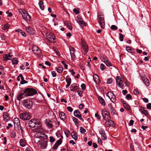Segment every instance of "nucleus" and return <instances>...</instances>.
<instances>
[{"label":"nucleus","mask_w":151,"mask_h":151,"mask_svg":"<svg viewBox=\"0 0 151 151\" xmlns=\"http://www.w3.org/2000/svg\"><path fill=\"white\" fill-rule=\"evenodd\" d=\"M116 82L118 86L121 88H122L124 86V84L122 81L119 76H117L116 78Z\"/></svg>","instance_id":"ddd939ff"},{"label":"nucleus","mask_w":151,"mask_h":151,"mask_svg":"<svg viewBox=\"0 0 151 151\" xmlns=\"http://www.w3.org/2000/svg\"><path fill=\"white\" fill-rule=\"evenodd\" d=\"M32 130L34 133L33 134L35 138L33 140L35 142H37L38 141L37 139H46L47 136L43 132V130L41 127V125H39V127L36 129H33Z\"/></svg>","instance_id":"f257e3e1"},{"label":"nucleus","mask_w":151,"mask_h":151,"mask_svg":"<svg viewBox=\"0 0 151 151\" xmlns=\"http://www.w3.org/2000/svg\"><path fill=\"white\" fill-rule=\"evenodd\" d=\"M20 145L22 147L25 146L27 144L26 141L23 139H21L19 141Z\"/></svg>","instance_id":"bb28decb"},{"label":"nucleus","mask_w":151,"mask_h":151,"mask_svg":"<svg viewBox=\"0 0 151 151\" xmlns=\"http://www.w3.org/2000/svg\"><path fill=\"white\" fill-rule=\"evenodd\" d=\"M58 137H60V139L58 140L57 142H56L55 144L52 147V148L53 149L56 150V149L58 146L60 145L62 142V139L63 138V136L62 135L59 134Z\"/></svg>","instance_id":"1a4fd4ad"},{"label":"nucleus","mask_w":151,"mask_h":151,"mask_svg":"<svg viewBox=\"0 0 151 151\" xmlns=\"http://www.w3.org/2000/svg\"><path fill=\"white\" fill-rule=\"evenodd\" d=\"M74 114L75 116L79 118L82 122H84V120L82 118L81 114H80L79 111L78 110H76L74 111Z\"/></svg>","instance_id":"2eb2a0df"},{"label":"nucleus","mask_w":151,"mask_h":151,"mask_svg":"<svg viewBox=\"0 0 151 151\" xmlns=\"http://www.w3.org/2000/svg\"><path fill=\"white\" fill-rule=\"evenodd\" d=\"M100 65V68L102 70H103L106 68V67L103 64H101Z\"/></svg>","instance_id":"37998d69"},{"label":"nucleus","mask_w":151,"mask_h":151,"mask_svg":"<svg viewBox=\"0 0 151 151\" xmlns=\"http://www.w3.org/2000/svg\"><path fill=\"white\" fill-rule=\"evenodd\" d=\"M95 116L97 118V119H101V117L98 114V112L96 113L95 115Z\"/></svg>","instance_id":"13d9d810"},{"label":"nucleus","mask_w":151,"mask_h":151,"mask_svg":"<svg viewBox=\"0 0 151 151\" xmlns=\"http://www.w3.org/2000/svg\"><path fill=\"white\" fill-rule=\"evenodd\" d=\"M134 93L136 95H137L139 94V92L138 91L137 89H134L133 91Z\"/></svg>","instance_id":"e2e57ef3"},{"label":"nucleus","mask_w":151,"mask_h":151,"mask_svg":"<svg viewBox=\"0 0 151 151\" xmlns=\"http://www.w3.org/2000/svg\"><path fill=\"white\" fill-rule=\"evenodd\" d=\"M114 124V122L113 121L111 120L106 121L105 123L107 127H109L111 125H112L113 126Z\"/></svg>","instance_id":"b1692460"},{"label":"nucleus","mask_w":151,"mask_h":151,"mask_svg":"<svg viewBox=\"0 0 151 151\" xmlns=\"http://www.w3.org/2000/svg\"><path fill=\"white\" fill-rule=\"evenodd\" d=\"M113 81V80L111 78H109L107 79V82L108 84H111Z\"/></svg>","instance_id":"5fc2aeb1"},{"label":"nucleus","mask_w":151,"mask_h":151,"mask_svg":"<svg viewBox=\"0 0 151 151\" xmlns=\"http://www.w3.org/2000/svg\"><path fill=\"white\" fill-rule=\"evenodd\" d=\"M123 106L125 109L127 110H129L130 109V106L128 104L125 103H123Z\"/></svg>","instance_id":"72a5a7b5"},{"label":"nucleus","mask_w":151,"mask_h":151,"mask_svg":"<svg viewBox=\"0 0 151 151\" xmlns=\"http://www.w3.org/2000/svg\"><path fill=\"white\" fill-rule=\"evenodd\" d=\"M126 50L129 52H130V51H131L132 49L129 47H126Z\"/></svg>","instance_id":"bf43d9fd"},{"label":"nucleus","mask_w":151,"mask_h":151,"mask_svg":"<svg viewBox=\"0 0 151 151\" xmlns=\"http://www.w3.org/2000/svg\"><path fill=\"white\" fill-rule=\"evenodd\" d=\"M71 136L75 140H76L77 139V136L76 133L74 132H73L71 134Z\"/></svg>","instance_id":"c85d7f7f"},{"label":"nucleus","mask_w":151,"mask_h":151,"mask_svg":"<svg viewBox=\"0 0 151 151\" xmlns=\"http://www.w3.org/2000/svg\"><path fill=\"white\" fill-rule=\"evenodd\" d=\"M104 63L108 66L109 67L112 66L111 63L108 59L104 61Z\"/></svg>","instance_id":"473e14b6"},{"label":"nucleus","mask_w":151,"mask_h":151,"mask_svg":"<svg viewBox=\"0 0 151 151\" xmlns=\"http://www.w3.org/2000/svg\"><path fill=\"white\" fill-rule=\"evenodd\" d=\"M111 29L113 30H116L117 29V27L115 25H112L111 27Z\"/></svg>","instance_id":"de8ad7c7"},{"label":"nucleus","mask_w":151,"mask_h":151,"mask_svg":"<svg viewBox=\"0 0 151 151\" xmlns=\"http://www.w3.org/2000/svg\"><path fill=\"white\" fill-rule=\"evenodd\" d=\"M46 124L49 128H52L53 127V125L52 123V122L50 120L49 121V122H46Z\"/></svg>","instance_id":"c9c22d12"},{"label":"nucleus","mask_w":151,"mask_h":151,"mask_svg":"<svg viewBox=\"0 0 151 151\" xmlns=\"http://www.w3.org/2000/svg\"><path fill=\"white\" fill-rule=\"evenodd\" d=\"M16 135V134L15 132L12 131L10 133V136L12 138H14Z\"/></svg>","instance_id":"58836bf2"},{"label":"nucleus","mask_w":151,"mask_h":151,"mask_svg":"<svg viewBox=\"0 0 151 151\" xmlns=\"http://www.w3.org/2000/svg\"><path fill=\"white\" fill-rule=\"evenodd\" d=\"M98 99L100 103L103 106H105L106 105L105 102L104 100L101 97H99L98 98Z\"/></svg>","instance_id":"393cba45"},{"label":"nucleus","mask_w":151,"mask_h":151,"mask_svg":"<svg viewBox=\"0 0 151 151\" xmlns=\"http://www.w3.org/2000/svg\"><path fill=\"white\" fill-rule=\"evenodd\" d=\"M142 81L147 86H150L149 81L147 78H142Z\"/></svg>","instance_id":"4be33fe9"},{"label":"nucleus","mask_w":151,"mask_h":151,"mask_svg":"<svg viewBox=\"0 0 151 151\" xmlns=\"http://www.w3.org/2000/svg\"><path fill=\"white\" fill-rule=\"evenodd\" d=\"M3 117L4 120L5 122H7L8 120V115L7 113H5L3 114Z\"/></svg>","instance_id":"2f4dec72"},{"label":"nucleus","mask_w":151,"mask_h":151,"mask_svg":"<svg viewBox=\"0 0 151 151\" xmlns=\"http://www.w3.org/2000/svg\"><path fill=\"white\" fill-rule=\"evenodd\" d=\"M52 76L54 77H55L56 76V73L54 71H53L51 72Z\"/></svg>","instance_id":"69168bd1"},{"label":"nucleus","mask_w":151,"mask_h":151,"mask_svg":"<svg viewBox=\"0 0 151 151\" xmlns=\"http://www.w3.org/2000/svg\"><path fill=\"white\" fill-rule=\"evenodd\" d=\"M12 62L13 64L16 65L18 62V61L17 59L13 58L12 60Z\"/></svg>","instance_id":"4c0bfd02"},{"label":"nucleus","mask_w":151,"mask_h":151,"mask_svg":"<svg viewBox=\"0 0 151 151\" xmlns=\"http://www.w3.org/2000/svg\"><path fill=\"white\" fill-rule=\"evenodd\" d=\"M24 93L26 96H33L37 93V91L33 88H27L24 90Z\"/></svg>","instance_id":"20e7f679"},{"label":"nucleus","mask_w":151,"mask_h":151,"mask_svg":"<svg viewBox=\"0 0 151 151\" xmlns=\"http://www.w3.org/2000/svg\"><path fill=\"white\" fill-rule=\"evenodd\" d=\"M81 42L82 47L84 52H87L88 51V46L86 42L83 40H81Z\"/></svg>","instance_id":"dca6fc26"},{"label":"nucleus","mask_w":151,"mask_h":151,"mask_svg":"<svg viewBox=\"0 0 151 151\" xmlns=\"http://www.w3.org/2000/svg\"><path fill=\"white\" fill-rule=\"evenodd\" d=\"M147 109H151V103H148L147 106Z\"/></svg>","instance_id":"774afa93"},{"label":"nucleus","mask_w":151,"mask_h":151,"mask_svg":"<svg viewBox=\"0 0 151 151\" xmlns=\"http://www.w3.org/2000/svg\"><path fill=\"white\" fill-rule=\"evenodd\" d=\"M50 141L52 143L53 142L55 141V139L52 136H50Z\"/></svg>","instance_id":"49530a36"},{"label":"nucleus","mask_w":151,"mask_h":151,"mask_svg":"<svg viewBox=\"0 0 151 151\" xmlns=\"http://www.w3.org/2000/svg\"><path fill=\"white\" fill-rule=\"evenodd\" d=\"M26 96V94L24 93H24H19L17 97V100L20 101L21 99L23 98Z\"/></svg>","instance_id":"aec40b11"},{"label":"nucleus","mask_w":151,"mask_h":151,"mask_svg":"<svg viewBox=\"0 0 151 151\" xmlns=\"http://www.w3.org/2000/svg\"><path fill=\"white\" fill-rule=\"evenodd\" d=\"M73 12L76 14H78L79 13V10L76 8L73 9Z\"/></svg>","instance_id":"6e6d98bb"},{"label":"nucleus","mask_w":151,"mask_h":151,"mask_svg":"<svg viewBox=\"0 0 151 151\" xmlns=\"http://www.w3.org/2000/svg\"><path fill=\"white\" fill-rule=\"evenodd\" d=\"M72 119L73 122L75 123V125L77 127H78L79 125V124L78 122V119L75 117H73Z\"/></svg>","instance_id":"c756f323"},{"label":"nucleus","mask_w":151,"mask_h":151,"mask_svg":"<svg viewBox=\"0 0 151 151\" xmlns=\"http://www.w3.org/2000/svg\"><path fill=\"white\" fill-rule=\"evenodd\" d=\"M20 117L21 119L24 121L28 120L30 118L29 114L28 113H22L20 114Z\"/></svg>","instance_id":"9b49d317"},{"label":"nucleus","mask_w":151,"mask_h":151,"mask_svg":"<svg viewBox=\"0 0 151 151\" xmlns=\"http://www.w3.org/2000/svg\"><path fill=\"white\" fill-rule=\"evenodd\" d=\"M36 143L37 144L38 146L42 149H45L47 146V140H44L43 139L38 140Z\"/></svg>","instance_id":"39448f33"},{"label":"nucleus","mask_w":151,"mask_h":151,"mask_svg":"<svg viewBox=\"0 0 151 151\" xmlns=\"http://www.w3.org/2000/svg\"><path fill=\"white\" fill-rule=\"evenodd\" d=\"M143 101L145 103H148L149 101L148 99L146 98H143Z\"/></svg>","instance_id":"338daca9"},{"label":"nucleus","mask_w":151,"mask_h":151,"mask_svg":"<svg viewBox=\"0 0 151 151\" xmlns=\"http://www.w3.org/2000/svg\"><path fill=\"white\" fill-rule=\"evenodd\" d=\"M102 114L104 119L107 120L110 119L109 113L105 109L102 110Z\"/></svg>","instance_id":"6e6552de"},{"label":"nucleus","mask_w":151,"mask_h":151,"mask_svg":"<svg viewBox=\"0 0 151 151\" xmlns=\"http://www.w3.org/2000/svg\"><path fill=\"white\" fill-rule=\"evenodd\" d=\"M71 86L72 88H74L75 89H77L78 88V86L76 84H72Z\"/></svg>","instance_id":"79ce46f5"},{"label":"nucleus","mask_w":151,"mask_h":151,"mask_svg":"<svg viewBox=\"0 0 151 151\" xmlns=\"http://www.w3.org/2000/svg\"><path fill=\"white\" fill-rule=\"evenodd\" d=\"M81 87L82 89L84 91L85 90L86 86L84 84H82L81 85Z\"/></svg>","instance_id":"052dcab7"},{"label":"nucleus","mask_w":151,"mask_h":151,"mask_svg":"<svg viewBox=\"0 0 151 151\" xmlns=\"http://www.w3.org/2000/svg\"><path fill=\"white\" fill-rule=\"evenodd\" d=\"M47 40L50 42H53L55 40V35L52 32L48 33L47 34Z\"/></svg>","instance_id":"f8f14e48"},{"label":"nucleus","mask_w":151,"mask_h":151,"mask_svg":"<svg viewBox=\"0 0 151 151\" xmlns=\"http://www.w3.org/2000/svg\"><path fill=\"white\" fill-rule=\"evenodd\" d=\"M98 22L101 25V28H104L105 27V22L104 15L102 14H100L98 16Z\"/></svg>","instance_id":"0eeeda50"},{"label":"nucleus","mask_w":151,"mask_h":151,"mask_svg":"<svg viewBox=\"0 0 151 151\" xmlns=\"http://www.w3.org/2000/svg\"><path fill=\"white\" fill-rule=\"evenodd\" d=\"M120 40L121 41H122L123 40V38L124 37V35L121 33H119Z\"/></svg>","instance_id":"3c124183"},{"label":"nucleus","mask_w":151,"mask_h":151,"mask_svg":"<svg viewBox=\"0 0 151 151\" xmlns=\"http://www.w3.org/2000/svg\"><path fill=\"white\" fill-rule=\"evenodd\" d=\"M39 123L38 120L34 119H31L29 122V126L31 128L32 130L33 129H36L39 127V125H41Z\"/></svg>","instance_id":"7ed1b4c3"},{"label":"nucleus","mask_w":151,"mask_h":151,"mask_svg":"<svg viewBox=\"0 0 151 151\" xmlns=\"http://www.w3.org/2000/svg\"><path fill=\"white\" fill-rule=\"evenodd\" d=\"M57 72L59 73H61L63 70V68L61 67H58L56 68Z\"/></svg>","instance_id":"f704fd0d"},{"label":"nucleus","mask_w":151,"mask_h":151,"mask_svg":"<svg viewBox=\"0 0 151 151\" xmlns=\"http://www.w3.org/2000/svg\"><path fill=\"white\" fill-rule=\"evenodd\" d=\"M61 63L64 65L65 68L66 69H68V65L65 63V62L64 61H62L61 62Z\"/></svg>","instance_id":"4d7b16f0"},{"label":"nucleus","mask_w":151,"mask_h":151,"mask_svg":"<svg viewBox=\"0 0 151 151\" xmlns=\"http://www.w3.org/2000/svg\"><path fill=\"white\" fill-rule=\"evenodd\" d=\"M106 95L109 98L112 102L114 103L116 102V96L112 92H108L106 93Z\"/></svg>","instance_id":"9d476101"},{"label":"nucleus","mask_w":151,"mask_h":151,"mask_svg":"<svg viewBox=\"0 0 151 151\" xmlns=\"http://www.w3.org/2000/svg\"><path fill=\"white\" fill-rule=\"evenodd\" d=\"M9 28V25L8 24H5L4 26L2 27V29L4 30H8Z\"/></svg>","instance_id":"a19ab883"},{"label":"nucleus","mask_w":151,"mask_h":151,"mask_svg":"<svg viewBox=\"0 0 151 151\" xmlns=\"http://www.w3.org/2000/svg\"><path fill=\"white\" fill-rule=\"evenodd\" d=\"M80 132L82 133H84L86 132V129L82 127H81L80 128Z\"/></svg>","instance_id":"a18cd8bd"},{"label":"nucleus","mask_w":151,"mask_h":151,"mask_svg":"<svg viewBox=\"0 0 151 151\" xmlns=\"http://www.w3.org/2000/svg\"><path fill=\"white\" fill-rule=\"evenodd\" d=\"M100 58L101 60L104 62V61H105L107 59L106 57L105 56L102 55H100Z\"/></svg>","instance_id":"e433bc0d"},{"label":"nucleus","mask_w":151,"mask_h":151,"mask_svg":"<svg viewBox=\"0 0 151 151\" xmlns=\"http://www.w3.org/2000/svg\"><path fill=\"white\" fill-rule=\"evenodd\" d=\"M12 56V55H11L9 53L4 55L3 56L4 61H6L8 60H10Z\"/></svg>","instance_id":"f3484780"},{"label":"nucleus","mask_w":151,"mask_h":151,"mask_svg":"<svg viewBox=\"0 0 151 151\" xmlns=\"http://www.w3.org/2000/svg\"><path fill=\"white\" fill-rule=\"evenodd\" d=\"M65 24L69 29L70 30L72 29V25L69 22H65Z\"/></svg>","instance_id":"cd10ccee"},{"label":"nucleus","mask_w":151,"mask_h":151,"mask_svg":"<svg viewBox=\"0 0 151 151\" xmlns=\"http://www.w3.org/2000/svg\"><path fill=\"white\" fill-rule=\"evenodd\" d=\"M77 22L79 24H83L84 26H86V23L82 19L79 20H77Z\"/></svg>","instance_id":"7c9ffc66"},{"label":"nucleus","mask_w":151,"mask_h":151,"mask_svg":"<svg viewBox=\"0 0 151 151\" xmlns=\"http://www.w3.org/2000/svg\"><path fill=\"white\" fill-rule=\"evenodd\" d=\"M26 30L27 32L31 35H34L35 34V31L34 29L30 27H27Z\"/></svg>","instance_id":"6ab92c4d"},{"label":"nucleus","mask_w":151,"mask_h":151,"mask_svg":"<svg viewBox=\"0 0 151 151\" xmlns=\"http://www.w3.org/2000/svg\"><path fill=\"white\" fill-rule=\"evenodd\" d=\"M32 51L35 54L37 55H39L41 53V50L36 45H33Z\"/></svg>","instance_id":"4468645a"},{"label":"nucleus","mask_w":151,"mask_h":151,"mask_svg":"<svg viewBox=\"0 0 151 151\" xmlns=\"http://www.w3.org/2000/svg\"><path fill=\"white\" fill-rule=\"evenodd\" d=\"M98 142L100 145H102V141L100 138L98 139Z\"/></svg>","instance_id":"680f3d73"},{"label":"nucleus","mask_w":151,"mask_h":151,"mask_svg":"<svg viewBox=\"0 0 151 151\" xmlns=\"http://www.w3.org/2000/svg\"><path fill=\"white\" fill-rule=\"evenodd\" d=\"M60 119L62 120H64L66 118V115L63 112H60L59 114Z\"/></svg>","instance_id":"412c9836"},{"label":"nucleus","mask_w":151,"mask_h":151,"mask_svg":"<svg viewBox=\"0 0 151 151\" xmlns=\"http://www.w3.org/2000/svg\"><path fill=\"white\" fill-rule=\"evenodd\" d=\"M110 111L111 114L112 115H114L115 114L116 111L113 108H111L110 109Z\"/></svg>","instance_id":"864d4df0"},{"label":"nucleus","mask_w":151,"mask_h":151,"mask_svg":"<svg viewBox=\"0 0 151 151\" xmlns=\"http://www.w3.org/2000/svg\"><path fill=\"white\" fill-rule=\"evenodd\" d=\"M19 12L21 14L23 19L25 20L29 21L31 19V16L27 12L23 9H19Z\"/></svg>","instance_id":"f03ea898"},{"label":"nucleus","mask_w":151,"mask_h":151,"mask_svg":"<svg viewBox=\"0 0 151 151\" xmlns=\"http://www.w3.org/2000/svg\"><path fill=\"white\" fill-rule=\"evenodd\" d=\"M93 79L96 83H100L99 78L96 74H95L93 76Z\"/></svg>","instance_id":"5701e85b"},{"label":"nucleus","mask_w":151,"mask_h":151,"mask_svg":"<svg viewBox=\"0 0 151 151\" xmlns=\"http://www.w3.org/2000/svg\"><path fill=\"white\" fill-rule=\"evenodd\" d=\"M13 122L14 127H18L20 126V124L19 119L17 118H15L14 119Z\"/></svg>","instance_id":"a211bd4d"},{"label":"nucleus","mask_w":151,"mask_h":151,"mask_svg":"<svg viewBox=\"0 0 151 151\" xmlns=\"http://www.w3.org/2000/svg\"><path fill=\"white\" fill-rule=\"evenodd\" d=\"M67 109L70 112H71L73 111L72 108L70 106L67 107Z\"/></svg>","instance_id":"0e129e2a"},{"label":"nucleus","mask_w":151,"mask_h":151,"mask_svg":"<svg viewBox=\"0 0 151 151\" xmlns=\"http://www.w3.org/2000/svg\"><path fill=\"white\" fill-rule=\"evenodd\" d=\"M22 102L23 105L27 108L29 109L32 106V102L29 99L24 100Z\"/></svg>","instance_id":"423d86ee"},{"label":"nucleus","mask_w":151,"mask_h":151,"mask_svg":"<svg viewBox=\"0 0 151 151\" xmlns=\"http://www.w3.org/2000/svg\"><path fill=\"white\" fill-rule=\"evenodd\" d=\"M132 96L131 95H130L129 94H127L126 96V98L128 100H129L130 99H132Z\"/></svg>","instance_id":"09e8293b"},{"label":"nucleus","mask_w":151,"mask_h":151,"mask_svg":"<svg viewBox=\"0 0 151 151\" xmlns=\"http://www.w3.org/2000/svg\"><path fill=\"white\" fill-rule=\"evenodd\" d=\"M99 132L101 135L105 133V131L102 128L100 129H99Z\"/></svg>","instance_id":"c03bdc74"},{"label":"nucleus","mask_w":151,"mask_h":151,"mask_svg":"<svg viewBox=\"0 0 151 151\" xmlns=\"http://www.w3.org/2000/svg\"><path fill=\"white\" fill-rule=\"evenodd\" d=\"M66 81L67 83L70 84L71 83V79L70 78H66Z\"/></svg>","instance_id":"603ef678"},{"label":"nucleus","mask_w":151,"mask_h":151,"mask_svg":"<svg viewBox=\"0 0 151 151\" xmlns=\"http://www.w3.org/2000/svg\"><path fill=\"white\" fill-rule=\"evenodd\" d=\"M101 135V138L103 140H105L106 139L107 137L105 133Z\"/></svg>","instance_id":"8fccbe9b"},{"label":"nucleus","mask_w":151,"mask_h":151,"mask_svg":"<svg viewBox=\"0 0 151 151\" xmlns=\"http://www.w3.org/2000/svg\"><path fill=\"white\" fill-rule=\"evenodd\" d=\"M139 110L141 113L145 115L146 116H147L149 114L147 110L139 109Z\"/></svg>","instance_id":"a878e982"},{"label":"nucleus","mask_w":151,"mask_h":151,"mask_svg":"<svg viewBox=\"0 0 151 151\" xmlns=\"http://www.w3.org/2000/svg\"><path fill=\"white\" fill-rule=\"evenodd\" d=\"M70 53L72 59H74L75 57L74 51H70Z\"/></svg>","instance_id":"ea45409f"}]
</instances>
